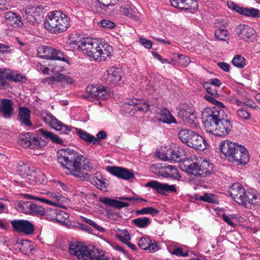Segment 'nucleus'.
Wrapping results in <instances>:
<instances>
[{
	"instance_id": "f257e3e1",
	"label": "nucleus",
	"mask_w": 260,
	"mask_h": 260,
	"mask_svg": "<svg viewBox=\"0 0 260 260\" xmlns=\"http://www.w3.org/2000/svg\"><path fill=\"white\" fill-rule=\"evenodd\" d=\"M70 44L99 62L105 61L113 52V48L109 44L102 40L92 38H84L80 41L71 40Z\"/></svg>"
},
{
	"instance_id": "f03ea898",
	"label": "nucleus",
	"mask_w": 260,
	"mask_h": 260,
	"mask_svg": "<svg viewBox=\"0 0 260 260\" xmlns=\"http://www.w3.org/2000/svg\"><path fill=\"white\" fill-rule=\"evenodd\" d=\"M71 18L60 11L49 12L44 22L45 27L49 31L58 34L65 31L70 27Z\"/></svg>"
},
{
	"instance_id": "7ed1b4c3",
	"label": "nucleus",
	"mask_w": 260,
	"mask_h": 260,
	"mask_svg": "<svg viewBox=\"0 0 260 260\" xmlns=\"http://www.w3.org/2000/svg\"><path fill=\"white\" fill-rule=\"evenodd\" d=\"M70 254L76 256L79 260H115L103 254L96 249H90L81 242L71 243L69 248Z\"/></svg>"
},
{
	"instance_id": "20e7f679",
	"label": "nucleus",
	"mask_w": 260,
	"mask_h": 260,
	"mask_svg": "<svg viewBox=\"0 0 260 260\" xmlns=\"http://www.w3.org/2000/svg\"><path fill=\"white\" fill-rule=\"evenodd\" d=\"M205 128L207 132L216 136L224 137L228 134V119L220 116L205 120Z\"/></svg>"
},
{
	"instance_id": "39448f33",
	"label": "nucleus",
	"mask_w": 260,
	"mask_h": 260,
	"mask_svg": "<svg viewBox=\"0 0 260 260\" xmlns=\"http://www.w3.org/2000/svg\"><path fill=\"white\" fill-rule=\"evenodd\" d=\"M249 160V153L245 146L229 142V161L248 162Z\"/></svg>"
},
{
	"instance_id": "423d86ee",
	"label": "nucleus",
	"mask_w": 260,
	"mask_h": 260,
	"mask_svg": "<svg viewBox=\"0 0 260 260\" xmlns=\"http://www.w3.org/2000/svg\"><path fill=\"white\" fill-rule=\"evenodd\" d=\"M204 165H199V164H179V168L185 173L193 175L205 176L211 174L208 168H212L213 164H203Z\"/></svg>"
},
{
	"instance_id": "0eeeda50",
	"label": "nucleus",
	"mask_w": 260,
	"mask_h": 260,
	"mask_svg": "<svg viewBox=\"0 0 260 260\" xmlns=\"http://www.w3.org/2000/svg\"><path fill=\"white\" fill-rule=\"evenodd\" d=\"M164 164H153L150 167V171L158 175L166 178L178 179L181 178L178 170L174 166H162Z\"/></svg>"
},
{
	"instance_id": "6e6552de",
	"label": "nucleus",
	"mask_w": 260,
	"mask_h": 260,
	"mask_svg": "<svg viewBox=\"0 0 260 260\" xmlns=\"http://www.w3.org/2000/svg\"><path fill=\"white\" fill-rule=\"evenodd\" d=\"M62 168L65 170V173L68 175H73L78 178L84 177L87 173L85 172H91L92 167L89 164H60Z\"/></svg>"
},
{
	"instance_id": "1a4fd4ad",
	"label": "nucleus",
	"mask_w": 260,
	"mask_h": 260,
	"mask_svg": "<svg viewBox=\"0 0 260 260\" xmlns=\"http://www.w3.org/2000/svg\"><path fill=\"white\" fill-rule=\"evenodd\" d=\"M42 119L48 125L61 134H69L71 131V127L64 124L57 120L52 114L44 112L41 115Z\"/></svg>"
},
{
	"instance_id": "9d476101",
	"label": "nucleus",
	"mask_w": 260,
	"mask_h": 260,
	"mask_svg": "<svg viewBox=\"0 0 260 260\" xmlns=\"http://www.w3.org/2000/svg\"><path fill=\"white\" fill-rule=\"evenodd\" d=\"M39 56L47 59L66 61V57L61 51L49 46H43L38 49Z\"/></svg>"
},
{
	"instance_id": "9b49d317",
	"label": "nucleus",
	"mask_w": 260,
	"mask_h": 260,
	"mask_svg": "<svg viewBox=\"0 0 260 260\" xmlns=\"http://www.w3.org/2000/svg\"><path fill=\"white\" fill-rule=\"evenodd\" d=\"M165 149L166 148L162 147L157 149L154 155V158L164 161H175L176 162L181 161L182 159L178 150L170 149L167 150L166 152Z\"/></svg>"
},
{
	"instance_id": "f8f14e48",
	"label": "nucleus",
	"mask_w": 260,
	"mask_h": 260,
	"mask_svg": "<svg viewBox=\"0 0 260 260\" xmlns=\"http://www.w3.org/2000/svg\"><path fill=\"white\" fill-rule=\"evenodd\" d=\"M14 230L19 233L30 235L35 231L34 224L27 220L14 219L10 221Z\"/></svg>"
},
{
	"instance_id": "ddd939ff",
	"label": "nucleus",
	"mask_w": 260,
	"mask_h": 260,
	"mask_svg": "<svg viewBox=\"0 0 260 260\" xmlns=\"http://www.w3.org/2000/svg\"><path fill=\"white\" fill-rule=\"evenodd\" d=\"M178 116L188 124H195L196 114L194 107L188 104H182L179 107Z\"/></svg>"
},
{
	"instance_id": "4468645a",
	"label": "nucleus",
	"mask_w": 260,
	"mask_h": 260,
	"mask_svg": "<svg viewBox=\"0 0 260 260\" xmlns=\"http://www.w3.org/2000/svg\"><path fill=\"white\" fill-rule=\"evenodd\" d=\"M5 79H8L14 82H24L26 78L22 75L17 73L14 71H10L7 69H0V88L5 87L6 83Z\"/></svg>"
},
{
	"instance_id": "2eb2a0df",
	"label": "nucleus",
	"mask_w": 260,
	"mask_h": 260,
	"mask_svg": "<svg viewBox=\"0 0 260 260\" xmlns=\"http://www.w3.org/2000/svg\"><path fill=\"white\" fill-rule=\"evenodd\" d=\"M47 142L40 136L32 135L28 139L24 138L20 141V144L24 147L38 149L45 146Z\"/></svg>"
},
{
	"instance_id": "dca6fc26",
	"label": "nucleus",
	"mask_w": 260,
	"mask_h": 260,
	"mask_svg": "<svg viewBox=\"0 0 260 260\" xmlns=\"http://www.w3.org/2000/svg\"><path fill=\"white\" fill-rule=\"evenodd\" d=\"M124 106L126 108L142 112H146L149 110L150 104L146 101L133 98L132 99L126 100L124 102Z\"/></svg>"
},
{
	"instance_id": "f3484780",
	"label": "nucleus",
	"mask_w": 260,
	"mask_h": 260,
	"mask_svg": "<svg viewBox=\"0 0 260 260\" xmlns=\"http://www.w3.org/2000/svg\"><path fill=\"white\" fill-rule=\"evenodd\" d=\"M242 200L243 203L241 205L247 208H251V205L257 206L260 205V198L256 191L252 188L245 190Z\"/></svg>"
},
{
	"instance_id": "a211bd4d",
	"label": "nucleus",
	"mask_w": 260,
	"mask_h": 260,
	"mask_svg": "<svg viewBox=\"0 0 260 260\" xmlns=\"http://www.w3.org/2000/svg\"><path fill=\"white\" fill-rule=\"evenodd\" d=\"M238 37L246 42L252 41L256 36L254 29L245 24H240L236 28Z\"/></svg>"
},
{
	"instance_id": "6ab92c4d",
	"label": "nucleus",
	"mask_w": 260,
	"mask_h": 260,
	"mask_svg": "<svg viewBox=\"0 0 260 260\" xmlns=\"http://www.w3.org/2000/svg\"><path fill=\"white\" fill-rule=\"evenodd\" d=\"M107 170L112 175L123 180H129L134 178L133 171L124 168L116 166H108Z\"/></svg>"
},
{
	"instance_id": "aec40b11",
	"label": "nucleus",
	"mask_w": 260,
	"mask_h": 260,
	"mask_svg": "<svg viewBox=\"0 0 260 260\" xmlns=\"http://www.w3.org/2000/svg\"><path fill=\"white\" fill-rule=\"evenodd\" d=\"M145 186L150 187L156 190L158 193L166 194V192H176L174 185H169L167 183H160L156 180H152L147 182Z\"/></svg>"
},
{
	"instance_id": "412c9836",
	"label": "nucleus",
	"mask_w": 260,
	"mask_h": 260,
	"mask_svg": "<svg viewBox=\"0 0 260 260\" xmlns=\"http://www.w3.org/2000/svg\"><path fill=\"white\" fill-rule=\"evenodd\" d=\"M245 189L239 183H235L229 187V195L237 203L241 205Z\"/></svg>"
},
{
	"instance_id": "4be33fe9",
	"label": "nucleus",
	"mask_w": 260,
	"mask_h": 260,
	"mask_svg": "<svg viewBox=\"0 0 260 260\" xmlns=\"http://www.w3.org/2000/svg\"><path fill=\"white\" fill-rule=\"evenodd\" d=\"M170 2L172 6L181 10H196L198 7L196 0H170Z\"/></svg>"
},
{
	"instance_id": "5701e85b",
	"label": "nucleus",
	"mask_w": 260,
	"mask_h": 260,
	"mask_svg": "<svg viewBox=\"0 0 260 260\" xmlns=\"http://www.w3.org/2000/svg\"><path fill=\"white\" fill-rule=\"evenodd\" d=\"M13 102L8 99H2L0 102V113L5 118H10L14 114Z\"/></svg>"
},
{
	"instance_id": "b1692460",
	"label": "nucleus",
	"mask_w": 260,
	"mask_h": 260,
	"mask_svg": "<svg viewBox=\"0 0 260 260\" xmlns=\"http://www.w3.org/2000/svg\"><path fill=\"white\" fill-rule=\"evenodd\" d=\"M138 245L142 249L148 250L150 252L156 251L158 248L157 243L147 236L141 237L138 241Z\"/></svg>"
},
{
	"instance_id": "393cba45",
	"label": "nucleus",
	"mask_w": 260,
	"mask_h": 260,
	"mask_svg": "<svg viewBox=\"0 0 260 260\" xmlns=\"http://www.w3.org/2000/svg\"><path fill=\"white\" fill-rule=\"evenodd\" d=\"M190 141L188 146L196 150H203L207 145L206 141L196 133H194Z\"/></svg>"
},
{
	"instance_id": "a878e982",
	"label": "nucleus",
	"mask_w": 260,
	"mask_h": 260,
	"mask_svg": "<svg viewBox=\"0 0 260 260\" xmlns=\"http://www.w3.org/2000/svg\"><path fill=\"white\" fill-rule=\"evenodd\" d=\"M5 21L7 25L13 27H17L22 24L21 18L19 15L11 11L5 13Z\"/></svg>"
},
{
	"instance_id": "bb28decb",
	"label": "nucleus",
	"mask_w": 260,
	"mask_h": 260,
	"mask_svg": "<svg viewBox=\"0 0 260 260\" xmlns=\"http://www.w3.org/2000/svg\"><path fill=\"white\" fill-rule=\"evenodd\" d=\"M100 201L106 205L113 207L118 209L124 207H127L129 206L128 203L117 201L115 199H111L106 197H101L100 199Z\"/></svg>"
},
{
	"instance_id": "cd10ccee",
	"label": "nucleus",
	"mask_w": 260,
	"mask_h": 260,
	"mask_svg": "<svg viewBox=\"0 0 260 260\" xmlns=\"http://www.w3.org/2000/svg\"><path fill=\"white\" fill-rule=\"evenodd\" d=\"M18 119L21 124L25 126H31L30 111L25 107H20L18 112Z\"/></svg>"
},
{
	"instance_id": "c85d7f7f",
	"label": "nucleus",
	"mask_w": 260,
	"mask_h": 260,
	"mask_svg": "<svg viewBox=\"0 0 260 260\" xmlns=\"http://www.w3.org/2000/svg\"><path fill=\"white\" fill-rule=\"evenodd\" d=\"M49 215H50V218L51 220L62 223L64 222L69 217V215L67 213L57 209H51L50 213L47 214V216Z\"/></svg>"
},
{
	"instance_id": "c756f323",
	"label": "nucleus",
	"mask_w": 260,
	"mask_h": 260,
	"mask_svg": "<svg viewBox=\"0 0 260 260\" xmlns=\"http://www.w3.org/2000/svg\"><path fill=\"white\" fill-rule=\"evenodd\" d=\"M17 171L22 177L29 183V178L32 175L31 172H34L35 167H30L28 164H22L17 166Z\"/></svg>"
},
{
	"instance_id": "7c9ffc66",
	"label": "nucleus",
	"mask_w": 260,
	"mask_h": 260,
	"mask_svg": "<svg viewBox=\"0 0 260 260\" xmlns=\"http://www.w3.org/2000/svg\"><path fill=\"white\" fill-rule=\"evenodd\" d=\"M32 175L29 178V183L30 184H35L36 183H45L46 179L44 173L40 170L35 168L34 172H31Z\"/></svg>"
},
{
	"instance_id": "2f4dec72",
	"label": "nucleus",
	"mask_w": 260,
	"mask_h": 260,
	"mask_svg": "<svg viewBox=\"0 0 260 260\" xmlns=\"http://www.w3.org/2000/svg\"><path fill=\"white\" fill-rule=\"evenodd\" d=\"M72 150L69 148L59 149L57 152L58 162H70L72 159Z\"/></svg>"
},
{
	"instance_id": "473e14b6",
	"label": "nucleus",
	"mask_w": 260,
	"mask_h": 260,
	"mask_svg": "<svg viewBox=\"0 0 260 260\" xmlns=\"http://www.w3.org/2000/svg\"><path fill=\"white\" fill-rule=\"evenodd\" d=\"M160 117L158 120L163 123L171 124L176 123V119L171 113V112L166 109H162L159 113Z\"/></svg>"
},
{
	"instance_id": "72a5a7b5",
	"label": "nucleus",
	"mask_w": 260,
	"mask_h": 260,
	"mask_svg": "<svg viewBox=\"0 0 260 260\" xmlns=\"http://www.w3.org/2000/svg\"><path fill=\"white\" fill-rule=\"evenodd\" d=\"M39 132L41 135L47 139L50 140L52 142L58 144H62L63 141L57 135L44 128H40Z\"/></svg>"
},
{
	"instance_id": "f704fd0d",
	"label": "nucleus",
	"mask_w": 260,
	"mask_h": 260,
	"mask_svg": "<svg viewBox=\"0 0 260 260\" xmlns=\"http://www.w3.org/2000/svg\"><path fill=\"white\" fill-rule=\"evenodd\" d=\"M25 9L28 11V13H31L35 17L37 18V19H38L40 21L41 20L44 10L43 7L36 4H30Z\"/></svg>"
},
{
	"instance_id": "c9c22d12",
	"label": "nucleus",
	"mask_w": 260,
	"mask_h": 260,
	"mask_svg": "<svg viewBox=\"0 0 260 260\" xmlns=\"http://www.w3.org/2000/svg\"><path fill=\"white\" fill-rule=\"evenodd\" d=\"M108 80L110 82H116L121 80L122 77L120 69L116 68H111L107 71Z\"/></svg>"
},
{
	"instance_id": "e433bc0d",
	"label": "nucleus",
	"mask_w": 260,
	"mask_h": 260,
	"mask_svg": "<svg viewBox=\"0 0 260 260\" xmlns=\"http://www.w3.org/2000/svg\"><path fill=\"white\" fill-rule=\"evenodd\" d=\"M219 111L214 107L207 108L202 112V116L203 119L208 120L213 119L219 116Z\"/></svg>"
},
{
	"instance_id": "4c0bfd02",
	"label": "nucleus",
	"mask_w": 260,
	"mask_h": 260,
	"mask_svg": "<svg viewBox=\"0 0 260 260\" xmlns=\"http://www.w3.org/2000/svg\"><path fill=\"white\" fill-rule=\"evenodd\" d=\"M73 128L75 129L76 133L80 137V138L86 142L92 143L98 142L97 140L95 139V137L89 134L86 132L78 128L73 127Z\"/></svg>"
},
{
	"instance_id": "58836bf2",
	"label": "nucleus",
	"mask_w": 260,
	"mask_h": 260,
	"mask_svg": "<svg viewBox=\"0 0 260 260\" xmlns=\"http://www.w3.org/2000/svg\"><path fill=\"white\" fill-rule=\"evenodd\" d=\"M132 223L139 228H145L151 223V219L148 217H139L132 220Z\"/></svg>"
},
{
	"instance_id": "ea45409f",
	"label": "nucleus",
	"mask_w": 260,
	"mask_h": 260,
	"mask_svg": "<svg viewBox=\"0 0 260 260\" xmlns=\"http://www.w3.org/2000/svg\"><path fill=\"white\" fill-rule=\"evenodd\" d=\"M28 12V11L25 8L23 9L22 11L23 17L28 23L30 25H36L39 23L40 21L37 19L36 17H35L31 13Z\"/></svg>"
},
{
	"instance_id": "a19ab883",
	"label": "nucleus",
	"mask_w": 260,
	"mask_h": 260,
	"mask_svg": "<svg viewBox=\"0 0 260 260\" xmlns=\"http://www.w3.org/2000/svg\"><path fill=\"white\" fill-rule=\"evenodd\" d=\"M242 15L253 18L260 17V11L253 8H244Z\"/></svg>"
},
{
	"instance_id": "79ce46f5",
	"label": "nucleus",
	"mask_w": 260,
	"mask_h": 260,
	"mask_svg": "<svg viewBox=\"0 0 260 260\" xmlns=\"http://www.w3.org/2000/svg\"><path fill=\"white\" fill-rule=\"evenodd\" d=\"M32 203L30 202L20 201L18 203V208L21 212L26 214H30Z\"/></svg>"
},
{
	"instance_id": "37998d69",
	"label": "nucleus",
	"mask_w": 260,
	"mask_h": 260,
	"mask_svg": "<svg viewBox=\"0 0 260 260\" xmlns=\"http://www.w3.org/2000/svg\"><path fill=\"white\" fill-rule=\"evenodd\" d=\"M232 62L234 66L239 69H242L246 66L245 58L240 54L234 56L232 60Z\"/></svg>"
},
{
	"instance_id": "c03bdc74",
	"label": "nucleus",
	"mask_w": 260,
	"mask_h": 260,
	"mask_svg": "<svg viewBox=\"0 0 260 260\" xmlns=\"http://www.w3.org/2000/svg\"><path fill=\"white\" fill-rule=\"evenodd\" d=\"M19 249L22 253L29 254L34 249V246L30 242L25 240L21 243Z\"/></svg>"
},
{
	"instance_id": "a18cd8bd",
	"label": "nucleus",
	"mask_w": 260,
	"mask_h": 260,
	"mask_svg": "<svg viewBox=\"0 0 260 260\" xmlns=\"http://www.w3.org/2000/svg\"><path fill=\"white\" fill-rule=\"evenodd\" d=\"M137 215H144V214H150L154 216L158 213V210L152 207H148L143 208L140 210H138L136 211Z\"/></svg>"
},
{
	"instance_id": "49530a36",
	"label": "nucleus",
	"mask_w": 260,
	"mask_h": 260,
	"mask_svg": "<svg viewBox=\"0 0 260 260\" xmlns=\"http://www.w3.org/2000/svg\"><path fill=\"white\" fill-rule=\"evenodd\" d=\"M47 212L43 207L32 203L31 213L30 214L43 216L46 214H47Z\"/></svg>"
},
{
	"instance_id": "de8ad7c7",
	"label": "nucleus",
	"mask_w": 260,
	"mask_h": 260,
	"mask_svg": "<svg viewBox=\"0 0 260 260\" xmlns=\"http://www.w3.org/2000/svg\"><path fill=\"white\" fill-rule=\"evenodd\" d=\"M203 86L209 94L214 97H217L219 95L216 87H213L209 82H204Z\"/></svg>"
},
{
	"instance_id": "09e8293b",
	"label": "nucleus",
	"mask_w": 260,
	"mask_h": 260,
	"mask_svg": "<svg viewBox=\"0 0 260 260\" xmlns=\"http://www.w3.org/2000/svg\"><path fill=\"white\" fill-rule=\"evenodd\" d=\"M199 199L201 201L210 203L216 204L218 203L216 197L211 193H205L203 196H200Z\"/></svg>"
},
{
	"instance_id": "8fccbe9b",
	"label": "nucleus",
	"mask_w": 260,
	"mask_h": 260,
	"mask_svg": "<svg viewBox=\"0 0 260 260\" xmlns=\"http://www.w3.org/2000/svg\"><path fill=\"white\" fill-rule=\"evenodd\" d=\"M121 11L123 15L135 20L136 21H139L140 20L131 8H123Z\"/></svg>"
},
{
	"instance_id": "3c124183",
	"label": "nucleus",
	"mask_w": 260,
	"mask_h": 260,
	"mask_svg": "<svg viewBox=\"0 0 260 260\" xmlns=\"http://www.w3.org/2000/svg\"><path fill=\"white\" fill-rule=\"evenodd\" d=\"M72 159H70V162H81L86 160V158L82 155L76 152L74 150H72Z\"/></svg>"
},
{
	"instance_id": "603ef678",
	"label": "nucleus",
	"mask_w": 260,
	"mask_h": 260,
	"mask_svg": "<svg viewBox=\"0 0 260 260\" xmlns=\"http://www.w3.org/2000/svg\"><path fill=\"white\" fill-rule=\"evenodd\" d=\"M215 37L221 41H226L228 35V31L224 29H218L215 31Z\"/></svg>"
},
{
	"instance_id": "864d4df0",
	"label": "nucleus",
	"mask_w": 260,
	"mask_h": 260,
	"mask_svg": "<svg viewBox=\"0 0 260 260\" xmlns=\"http://www.w3.org/2000/svg\"><path fill=\"white\" fill-rule=\"evenodd\" d=\"M194 133L195 132L188 129H182L178 133V137L182 142L186 141V138L191 135V134L193 135Z\"/></svg>"
},
{
	"instance_id": "5fc2aeb1",
	"label": "nucleus",
	"mask_w": 260,
	"mask_h": 260,
	"mask_svg": "<svg viewBox=\"0 0 260 260\" xmlns=\"http://www.w3.org/2000/svg\"><path fill=\"white\" fill-rule=\"evenodd\" d=\"M109 96V95L107 89L104 86H100L96 97L100 100H104L107 99Z\"/></svg>"
},
{
	"instance_id": "6e6d98bb",
	"label": "nucleus",
	"mask_w": 260,
	"mask_h": 260,
	"mask_svg": "<svg viewBox=\"0 0 260 260\" xmlns=\"http://www.w3.org/2000/svg\"><path fill=\"white\" fill-rule=\"evenodd\" d=\"M96 187L101 190H105L107 188V183L106 180L105 178H101V179H98L96 178L93 180Z\"/></svg>"
},
{
	"instance_id": "4d7b16f0",
	"label": "nucleus",
	"mask_w": 260,
	"mask_h": 260,
	"mask_svg": "<svg viewBox=\"0 0 260 260\" xmlns=\"http://www.w3.org/2000/svg\"><path fill=\"white\" fill-rule=\"evenodd\" d=\"M81 217L82 219L84 221H85V222H86L88 224H89L91 226H92L95 230H98V231H100L101 232H105V229L103 228H102L101 226L98 225L95 222H94L92 220H91L90 219H88V218H87L86 217H83V216H81Z\"/></svg>"
},
{
	"instance_id": "13d9d810",
	"label": "nucleus",
	"mask_w": 260,
	"mask_h": 260,
	"mask_svg": "<svg viewBox=\"0 0 260 260\" xmlns=\"http://www.w3.org/2000/svg\"><path fill=\"white\" fill-rule=\"evenodd\" d=\"M176 55L178 58V62L181 66L185 67L190 62V59L186 56L179 54H176Z\"/></svg>"
},
{
	"instance_id": "bf43d9fd",
	"label": "nucleus",
	"mask_w": 260,
	"mask_h": 260,
	"mask_svg": "<svg viewBox=\"0 0 260 260\" xmlns=\"http://www.w3.org/2000/svg\"><path fill=\"white\" fill-rule=\"evenodd\" d=\"M215 97L212 96L211 95H204V99L207 101L210 102V103L218 106L220 107H222L223 106V105L222 103H221L219 101H218L215 99Z\"/></svg>"
},
{
	"instance_id": "052dcab7",
	"label": "nucleus",
	"mask_w": 260,
	"mask_h": 260,
	"mask_svg": "<svg viewBox=\"0 0 260 260\" xmlns=\"http://www.w3.org/2000/svg\"><path fill=\"white\" fill-rule=\"evenodd\" d=\"M225 143L228 144V141L224 140L221 142L219 145V150L221 152V156L226 158L228 156V147L225 146Z\"/></svg>"
},
{
	"instance_id": "680f3d73",
	"label": "nucleus",
	"mask_w": 260,
	"mask_h": 260,
	"mask_svg": "<svg viewBox=\"0 0 260 260\" xmlns=\"http://www.w3.org/2000/svg\"><path fill=\"white\" fill-rule=\"evenodd\" d=\"M244 8V7L239 6L236 4H235L232 2H230V3H229V8L236 11L237 13L241 15H242L243 14Z\"/></svg>"
},
{
	"instance_id": "e2e57ef3",
	"label": "nucleus",
	"mask_w": 260,
	"mask_h": 260,
	"mask_svg": "<svg viewBox=\"0 0 260 260\" xmlns=\"http://www.w3.org/2000/svg\"><path fill=\"white\" fill-rule=\"evenodd\" d=\"M100 88L99 86H88L86 90L87 92L90 94V96L92 97H96V94L98 93V91Z\"/></svg>"
},
{
	"instance_id": "0e129e2a",
	"label": "nucleus",
	"mask_w": 260,
	"mask_h": 260,
	"mask_svg": "<svg viewBox=\"0 0 260 260\" xmlns=\"http://www.w3.org/2000/svg\"><path fill=\"white\" fill-rule=\"evenodd\" d=\"M237 114L239 117L246 120H248L250 118V113L244 108L239 109L237 111Z\"/></svg>"
},
{
	"instance_id": "69168bd1",
	"label": "nucleus",
	"mask_w": 260,
	"mask_h": 260,
	"mask_svg": "<svg viewBox=\"0 0 260 260\" xmlns=\"http://www.w3.org/2000/svg\"><path fill=\"white\" fill-rule=\"evenodd\" d=\"M101 26L103 28L112 29L115 27V24L109 20H103L100 22Z\"/></svg>"
},
{
	"instance_id": "338daca9",
	"label": "nucleus",
	"mask_w": 260,
	"mask_h": 260,
	"mask_svg": "<svg viewBox=\"0 0 260 260\" xmlns=\"http://www.w3.org/2000/svg\"><path fill=\"white\" fill-rule=\"evenodd\" d=\"M171 253L178 256L185 257L188 255V253L183 252L182 248H174Z\"/></svg>"
},
{
	"instance_id": "774afa93",
	"label": "nucleus",
	"mask_w": 260,
	"mask_h": 260,
	"mask_svg": "<svg viewBox=\"0 0 260 260\" xmlns=\"http://www.w3.org/2000/svg\"><path fill=\"white\" fill-rule=\"evenodd\" d=\"M10 0H0V10H5L10 8Z\"/></svg>"
}]
</instances>
